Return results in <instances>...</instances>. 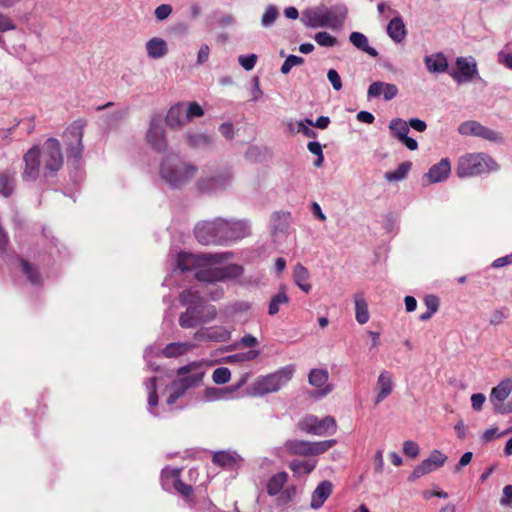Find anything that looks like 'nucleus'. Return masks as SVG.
I'll use <instances>...</instances> for the list:
<instances>
[{"label":"nucleus","mask_w":512,"mask_h":512,"mask_svg":"<svg viewBox=\"0 0 512 512\" xmlns=\"http://www.w3.org/2000/svg\"><path fill=\"white\" fill-rule=\"evenodd\" d=\"M327 78L336 91H339L342 89V81H341L340 75L335 69L328 70Z\"/></svg>","instance_id":"052dcab7"},{"label":"nucleus","mask_w":512,"mask_h":512,"mask_svg":"<svg viewBox=\"0 0 512 512\" xmlns=\"http://www.w3.org/2000/svg\"><path fill=\"white\" fill-rule=\"evenodd\" d=\"M512 392V380L510 378H505L501 380L497 386L493 387L490 395L489 401L493 406V411L495 414H498V408L500 406L505 405V400Z\"/></svg>","instance_id":"412c9836"},{"label":"nucleus","mask_w":512,"mask_h":512,"mask_svg":"<svg viewBox=\"0 0 512 512\" xmlns=\"http://www.w3.org/2000/svg\"><path fill=\"white\" fill-rule=\"evenodd\" d=\"M328 371L326 369H312L308 375V381L312 386L323 387L328 381Z\"/></svg>","instance_id":"c03bdc74"},{"label":"nucleus","mask_w":512,"mask_h":512,"mask_svg":"<svg viewBox=\"0 0 512 512\" xmlns=\"http://www.w3.org/2000/svg\"><path fill=\"white\" fill-rule=\"evenodd\" d=\"M447 460V456L440 452L439 450H433L429 457L423 460L419 465H417L412 474L411 479L420 478L435 469L442 467Z\"/></svg>","instance_id":"6ab92c4d"},{"label":"nucleus","mask_w":512,"mask_h":512,"mask_svg":"<svg viewBox=\"0 0 512 512\" xmlns=\"http://www.w3.org/2000/svg\"><path fill=\"white\" fill-rule=\"evenodd\" d=\"M219 132L226 139H233L234 137V126L231 122H225L219 126Z\"/></svg>","instance_id":"338daca9"},{"label":"nucleus","mask_w":512,"mask_h":512,"mask_svg":"<svg viewBox=\"0 0 512 512\" xmlns=\"http://www.w3.org/2000/svg\"><path fill=\"white\" fill-rule=\"evenodd\" d=\"M172 12V7L168 4H162L155 9V17L158 20L166 19Z\"/></svg>","instance_id":"0e129e2a"},{"label":"nucleus","mask_w":512,"mask_h":512,"mask_svg":"<svg viewBox=\"0 0 512 512\" xmlns=\"http://www.w3.org/2000/svg\"><path fill=\"white\" fill-rule=\"evenodd\" d=\"M393 388L394 382L392 373L387 370L382 371L379 374L375 385L376 395L374 398V404L378 405L390 396L393 392Z\"/></svg>","instance_id":"4be33fe9"},{"label":"nucleus","mask_w":512,"mask_h":512,"mask_svg":"<svg viewBox=\"0 0 512 512\" xmlns=\"http://www.w3.org/2000/svg\"><path fill=\"white\" fill-rule=\"evenodd\" d=\"M315 467V460H293L289 464V468L297 475L309 474Z\"/></svg>","instance_id":"ea45409f"},{"label":"nucleus","mask_w":512,"mask_h":512,"mask_svg":"<svg viewBox=\"0 0 512 512\" xmlns=\"http://www.w3.org/2000/svg\"><path fill=\"white\" fill-rule=\"evenodd\" d=\"M146 141L157 152H164L167 148V139L163 120L160 115H153L150 119L146 133Z\"/></svg>","instance_id":"f3484780"},{"label":"nucleus","mask_w":512,"mask_h":512,"mask_svg":"<svg viewBox=\"0 0 512 512\" xmlns=\"http://www.w3.org/2000/svg\"><path fill=\"white\" fill-rule=\"evenodd\" d=\"M221 226L222 245L237 241L250 235V224L247 220H226L219 218Z\"/></svg>","instance_id":"2eb2a0df"},{"label":"nucleus","mask_w":512,"mask_h":512,"mask_svg":"<svg viewBox=\"0 0 512 512\" xmlns=\"http://www.w3.org/2000/svg\"><path fill=\"white\" fill-rule=\"evenodd\" d=\"M241 461V457L235 452L219 451L213 455V462L222 467L232 468Z\"/></svg>","instance_id":"f704fd0d"},{"label":"nucleus","mask_w":512,"mask_h":512,"mask_svg":"<svg viewBox=\"0 0 512 512\" xmlns=\"http://www.w3.org/2000/svg\"><path fill=\"white\" fill-rule=\"evenodd\" d=\"M210 54V48L207 44H202L197 54V64L203 65L208 61Z\"/></svg>","instance_id":"69168bd1"},{"label":"nucleus","mask_w":512,"mask_h":512,"mask_svg":"<svg viewBox=\"0 0 512 512\" xmlns=\"http://www.w3.org/2000/svg\"><path fill=\"white\" fill-rule=\"evenodd\" d=\"M197 342H226L231 338V331L224 326H211L201 328L193 336Z\"/></svg>","instance_id":"aec40b11"},{"label":"nucleus","mask_w":512,"mask_h":512,"mask_svg":"<svg viewBox=\"0 0 512 512\" xmlns=\"http://www.w3.org/2000/svg\"><path fill=\"white\" fill-rule=\"evenodd\" d=\"M507 316L508 315L505 308L496 309L491 314L490 324L497 326L501 324L507 318Z\"/></svg>","instance_id":"bf43d9fd"},{"label":"nucleus","mask_w":512,"mask_h":512,"mask_svg":"<svg viewBox=\"0 0 512 512\" xmlns=\"http://www.w3.org/2000/svg\"><path fill=\"white\" fill-rule=\"evenodd\" d=\"M232 180L230 169L223 168L211 173L202 175L196 181V188L201 193H212L225 189Z\"/></svg>","instance_id":"1a4fd4ad"},{"label":"nucleus","mask_w":512,"mask_h":512,"mask_svg":"<svg viewBox=\"0 0 512 512\" xmlns=\"http://www.w3.org/2000/svg\"><path fill=\"white\" fill-rule=\"evenodd\" d=\"M21 266L23 273L27 276V279L34 285L40 284L41 278L37 270L27 261L21 260Z\"/></svg>","instance_id":"8fccbe9b"},{"label":"nucleus","mask_w":512,"mask_h":512,"mask_svg":"<svg viewBox=\"0 0 512 512\" xmlns=\"http://www.w3.org/2000/svg\"><path fill=\"white\" fill-rule=\"evenodd\" d=\"M195 347V344L190 342H174L168 344L164 348H160L157 345H153L148 347L144 352V358L147 361L148 366L153 367V363L151 362V358L154 356L162 355L166 358H176L182 356L192 350Z\"/></svg>","instance_id":"4468645a"},{"label":"nucleus","mask_w":512,"mask_h":512,"mask_svg":"<svg viewBox=\"0 0 512 512\" xmlns=\"http://www.w3.org/2000/svg\"><path fill=\"white\" fill-rule=\"evenodd\" d=\"M25 167L22 172L24 182H34L41 173L45 178L53 177L63 166V154L60 142L48 138L41 146L31 147L23 157Z\"/></svg>","instance_id":"f257e3e1"},{"label":"nucleus","mask_w":512,"mask_h":512,"mask_svg":"<svg viewBox=\"0 0 512 512\" xmlns=\"http://www.w3.org/2000/svg\"><path fill=\"white\" fill-rule=\"evenodd\" d=\"M293 280L295 284L305 293H309L311 285L308 283L309 271L302 264L298 263L293 269Z\"/></svg>","instance_id":"473e14b6"},{"label":"nucleus","mask_w":512,"mask_h":512,"mask_svg":"<svg viewBox=\"0 0 512 512\" xmlns=\"http://www.w3.org/2000/svg\"><path fill=\"white\" fill-rule=\"evenodd\" d=\"M388 36L396 43L402 42L407 34L405 24L401 16L390 20L386 28Z\"/></svg>","instance_id":"c756f323"},{"label":"nucleus","mask_w":512,"mask_h":512,"mask_svg":"<svg viewBox=\"0 0 512 512\" xmlns=\"http://www.w3.org/2000/svg\"><path fill=\"white\" fill-rule=\"evenodd\" d=\"M457 130L463 136L478 137L498 145L505 143V137L501 132L484 126L475 120L464 121L458 126Z\"/></svg>","instance_id":"6e6552de"},{"label":"nucleus","mask_w":512,"mask_h":512,"mask_svg":"<svg viewBox=\"0 0 512 512\" xmlns=\"http://www.w3.org/2000/svg\"><path fill=\"white\" fill-rule=\"evenodd\" d=\"M238 62L246 71H250L256 65L257 55L256 54L241 55L238 57Z\"/></svg>","instance_id":"6e6d98bb"},{"label":"nucleus","mask_w":512,"mask_h":512,"mask_svg":"<svg viewBox=\"0 0 512 512\" xmlns=\"http://www.w3.org/2000/svg\"><path fill=\"white\" fill-rule=\"evenodd\" d=\"M177 374L179 378L169 385L171 393L167 399L168 406H172L189 388L197 386L204 376L195 363L180 367Z\"/></svg>","instance_id":"0eeeda50"},{"label":"nucleus","mask_w":512,"mask_h":512,"mask_svg":"<svg viewBox=\"0 0 512 512\" xmlns=\"http://www.w3.org/2000/svg\"><path fill=\"white\" fill-rule=\"evenodd\" d=\"M216 315L214 306L190 305L179 317V325L182 328H194L199 323L208 322Z\"/></svg>","instance_id":"9b49d317"},{"label":"nucleus","mask_w":512,"mask_h":512,"mask_svg":"<svg viewBox=\"0 0 512 512\" xmlns=\"http://www.w3.org/2000/svg\"><path fill=\"white\" fill-rule=\"evenodd\" d=\"M288 128L291 133H301L308 138H315L317 133L307 124L306 119L296 122H289Z\"/></svg>","instance_id":"79ce46f5"},{"label":"nucleus","mask_w":512,"mask_h":512,"mask_svg":"<svg viewBox=\"0 0 512 512\" xmlns=\"http://www.w3.org/2000/svg\"><path fill=\"white\" fill-rule=\"evenodd\" d=\"M198 167L175 154L167 155L160 165L161 179L173 188H182L196 176Z\"/></svg>","instance_id":"7ed1b4c3"},{"label":"nucleus","mask_w":512,"mask_h":512,"mask_svg":"<svg viewBox=\"0 0 512 512\" xmlns=\"http://www.w3.org/2000/svg\"><path fill=\"white\" fill-rule=\"evenodd\" d=\"M346 15L347 9L343 5L330 8L322 6L306 10L303 13V22L310 28L329 27L338 29L343 25Z\"/></svg>","instance_id":"39448f33"},{"label":"nucleus","mask_w":512,"mask_h":512,"mask_svg":"<svg viewBox=\"0 0 512 512\" xmlns=\"http://www.w3.org/2000/svg\"><path fill=\"white\" fill-rule=\"evenodd\" d=\"M290 212L278 211L272 215L271 227L274 234L286 233L290 223Z\"/></svg>","instance_id":"72a5a7b5"},{"label":"nucleus","mask_w":512,"mask_h":512,"mask_svg":"<svg viewBox=\"0 0 512 512\" xmlns=\"http://www.w3.org/2000/svg\"><path fill=\"white\" fill-rule=\"evenodd\" d=\"M288 480V474L286 472H278L274 474L267 483V493L270 496L279 494Z\"/></svg>","instance_id":"e433bc0d"},{"label":"nucleus","mask_w":512,"mask_h":512,"mask_svg":"<svg viewBox=\"0 0 512 512\" xmlns=\"http://www.w3.org/2000/svg\"><path fill=\"white\" fill-rule=\"evenodd\" d=\"M336 444L335 440L309 442L303 440H288L285 443L287 451L294 455L315 456L322 454Z\"/></svg>","instance_id":"9d476101"},{"label":"nucleus","mask_w":512,"mask_h":512,"mask_svg":"<svg viewBox=\"0 0 512 512\" xmlns=\"http://www.w3.org/2000/svg\"><path fill=\"white\" fill-rule=\"evenodd\" d=\"M185 111L187 112L188 122L195 117H201L204 114L202 107L196 102H190L185 105Z\"/></svg>","instance_id":"4d7b16f0"},{"label":"nucleus","mask_w":512,"mask_h":512,"mask_svg":"<svg viewBox=\"0 0 512 512\" xmlns=\"http://www.w3.org/2000/svg\"><path fill=\"white\" fill-rule=\"evenodd\" d=\"M174 488L181 495L188 497L192 494V487L182 482L179 478L174 481Z\"/></svg>","instance_id":"e2e57ef3"},{"label":"nucleus","mask_w":512,"mask_h":512,"mask_svg":"<svg viewBox=\"0 0 512 512\" xmlns=\"http://www.w3.org/2000/svg\"><path fill=\"white\" fill-rule=\"evenodd\" d=\"M424 64L430 73L449 74L448 59L442 52L433 53L424 57Z\"/></svg>","instance_id":"393cba45"},{"label":"nucleus","mask_w":512,"mask_h":512,"mask_svg":"<svg viewBox=\"0 0 512 512\" xmlns=\"http://www.w3.org/2000/svg\"><path fill=\"white\" fill-rule=\"evenodd\" d=\"M83 128L82 121H75L64 132L67 153L76 160L81 158L84 149L82 144Z\"/></svg>","instance_id":"dca6fc26"},{"label":"nucleus","mask_w":512,"mask_h":512,"mask_svg":"<svg viewBox=\"0 0 512 512\" xmlns=\"http://www.w3.org/2000/svg\"><path fill=\"white\" fill-rule=\"evenodd\" d=\"M260 354L258 350H249L246 352H240L233 355L228 356V361L230 363H238V362H248L256 359Z\"/></svg>","instance_id":"de8ad7c7"},{"label":"nucleus","mask_w":512,"mask_h":512,"mask_svg":"<svg viewBox=\"0 0 512 512\" xmlns=\"http://www.w3.org/2000/svg\"><path fill=\"white\" fill-rule=\"evenodd\" d=\"M451 173V163L447 158L441 159L438 163L432 165L428 172L423 176V180L429 184L445 181Z\"/></svg>","instance_id":"5701e85b"},{"label":"nucleus","mask_w":512,"mask_h":512,"mask_svg":"<svg viewBox=\"0 0 512 512\" xmlns=\"http://www.w3.org/2000/svg\"><path fill=\"white\" fill-rule=\"evenodd\" d=\"M403 452L406 456L415 458L419 454V446L412 440H407L403 443Z\"/></svg>","instance_id":"13d9d810"},{"label":"nucleus","mask_w":512,"mask_h":512,"mask_svg":"<svg viewBox=\"0 0 512 512\" xmlns=\"http://www.w3.org/2000/svg\"><path fill=\"white\" fill-rule=\"evenodd\" d=\"M186 139L193 148H203L213 143V138L204 133H188Z\"/></svg>","instance_id":"a19ab883"},{"label":"nucleus","mask_w":512,"mask_h":512,"mask_svg":"<svg viewBox=\"0 0 512 512\" xmlns=\"http://www.w3.org/2000/svg\"><path fill=\"white\" fill-rule=\"evenodd\" d=\"M498 61L512 70V52L500 51L498 53Z\"/></svg>","instance_id":"774afa93"},{"label":"nucleus","mask_w":512,"mask_h":512,"mask_svg":"<svg viewBox=\"0 0 512 512\" xmlns=\"http://www.w3.org/2000/svg\"><path fill=\"white\" fill-rule=\"evenodd\" d=\"M148 391V410L154 416H159V413L154 411V407L158 405V395L156 391V378L151 377L145 382Z\"/></svg>","instance_id":"58836bf2"},{"label":"nucleus","mask_w":512,"mask_h":512,"mask_svg":"<svg viewBox=\"0 0 512 512\" xmlns=\"http://www.w3.org/2000/svg\"><path fill=\"white\" fill-rule=\"evenodd\" d=\"M455 66L449 71V75L457 84L469 83L479 77L477 62L472 56L457 57Z\"/></svg>","instance_id":"f8f14e48"},{"label":"nucleus","mask_w":512,"mask_h":512,"mask_svg":"<svg viewBox=\"0 0 512 512\" xmlns=\"http://www.w3.org/2000/svg\"><path fill=\"white\" fill-rule=\"evenodd\" d=\"M166 124L172 129H180L188 123L185 104L180 103L172 106L165 118Z\"/></svg>","instance_id":"a878e982"},{"label":"nucleus","mask_w":512,"mask_h":512,"mask_svg":"<svg viewBox=\"0 0 512 512\" xmlns=\"http://www.w3.org/2000/svg\"><path fill=\"white\" fill-rule=\"evenodd\" d=\"M411 167L412 163L410 161L402 162L394 171L385 172L384 179L387 180L388 182H397L404 180L407 177Z\"/></svg>","instance_id":"4c0bfd02"},{"label":"nucleus","mask_w":512,"mask_h":512,"mask_svg":"<svg viewBox=\"0 0 512 512\" xmlns=\"http://www.w3.org/2000/svg\"><path fill=\"white\" fill-rule=\"evenodd\" d=\"M350 42L359 50L367 53L372 57H376L378 52L375 48L369 46L367 37L360 32H352L349 36Z\"/></svg>","instance_id":"c9c22d12"},{"label":"nucleus","mask_w":512,"mask_h":512,"mask_svg":"<svg viewBox=\"0 0 512 512\" xmlns=\"http://www.w3.org/2000/svg\"><path fill=\"white\" fill-rule=\"evenodd\" d=\"M389 129L391 130L392 134L400 140L401 138H404L409 132V125L408 123L401 119V118H395L390 121Z\"/></svg>","instance_id":"37998d69"},{"label":"nucleus","mask_w":512,"mask_h":512,"mask_svg":"<svg viewBox=\"0 0 512 512\" xmlns=\"http://www.w3.org/2000/svg\"><path fill=\"white\" fill-rule=\"evenodd\" d=\"M288 301H289V298H288L287 294L284 292V290L279 291L270 300L269 308H268L269 315H271V316L276 315L280 310V306L283 304H287Z\"/></svg>","instance_id":"a18cd8bd"},{"label":"nucleus","mask_w":512,"mask_h":512,"mask_svg":"<svg viewBox=\"0 0 512 512\" xmlns=\"http://www.w3.org/2000/svg\"><path fill=\"white\" fill-rule=\"evenodd\" d=\"M221 233L219 218L212 221H201L196 224L194 229L197 241L203 245H222Z\"/></svg>","instance_id":"ddd939ff"},{"label":"nucleus","mask_w":512,"mask_h":512,"mask_svg":"<svg viewBox=\"0 0 512 512\" xmlns=\"http://www.w3.org/2000/svg\"><path fill=\"white\" fill-rule=\"evenodd\" d=\"M500 170V165L484 152L467 153L459 157L456 174L459 178L475 177Z\"/></svg>","instance_id":"20e7f679"},{"label":"nucleus","mask_w":512,"mask_h":512,"mask_svg":"<svg viewBox=\"0 0 512 512\" xmlns=\"http://www.w3.org/2000/svg\"><path fill=\"white\" fill-rule=\"evenodd\" d=\"M146 52L151 59H161L168 53L167 42L159 37H153L146 42Z\"/></svg>","instance_id":"cd10ccee"},{"label":"nucleus","mask_w":512,"mask_h":512,"mask_svg":"<svg viewBox=\"0 0 512 512\" xmlns=\"http://www.w3.org/2000/svg\"><path fill=\"white\" fill-rule=\"evenodd\" d=\"M332 493V484L329 481H322L312 493L310 506L319 509Z\"/></svg>","instance_id":"c85d7f7f"},{"label":"nucleus","mask_w":512,"mask_h":512,"mask_svg":"<svg viewBox=\"0 0 512 512\" xmlns=\"http://www.w3.org/2000/svg\"><path fill=\"white\" fill-rule=\"evenodd\" d=\"M279 17V11L277 9L276 6L274 5H269L264 14L262 15V18H261V25L263 27H270L272 26L276 19Z\"/></svg>","instance_id":"09e8293b"},{"label":"nucleus","mask_w":512,"mask_h":512,"mask_svg":"<svg viewBox=\"0 0 512 512\" xmlns=\"http://www.w3.org/2000/svg\"><path fill=\"white\" fill-rule=\"evenodd\" d=\"M299 427L307 433L321 436L326 433H334L336 421L332 416L319 419L316 416L309 415L300 421Z\"/></svg>","instance_id":"a211bd4d"},{"label":"nucleus","mask_w":512,"mask_h":512,"mask_svg":"<svg viewBox=\"0 0 512 512\" xmlns=\"http://www.w3.org/2000/svg\"><path fill=\"white\" fill-rule=\"evenodd\" d=\"M295 372L294 365L281 367L273 373L257 377L249 386V394L252 396H264L278 392L288 384Z\"/></svg>","instance_id":"423d86ee"},{"label":"nucleus","mask_w":512,"mask_h":512,"mask_svg":"<svg viewBox=\"0 0 512 512\" xmlns=\"http://www.w3.org/2000/svg\"><path fill=\"white\" fill-rule=\"evenodd\" d=\"M243 269L239 265H230L225 270L201 269L196 271L195 277L201 284L184 290L179 295L182 305H203L205 297L217 300L222 297L223 291L215 286V282L230 276H239Z\"/></svg>","instance_id":"f03ea898"},{"label":"nucleus","mask_w":512,"mask_h":512,"mask_svg":"<svg viewBox=\"0 0 512 512\" xmlns=\"http://www.w3.org/2000/svg\"><path fill=\"white\" fill-rule=\"evenodd\" d=\"M398 94V88L395 84L376 81L370 84L367 91L368 99L378 98L383 95L385 101H390Z\"/></svg>","instance_id":"b1692460"},{"label":"nucleus","mask_w":512,"mask_h":512,"mask_svg":"<svg viewBox=\"0 0 512 512\" xmlns=\"http://www.w3.org/2000/svg\"><path fill=\"white\" fill-rule=\"evenodd\" d=\"M212 378L216 384H225L230 380L231 372L226 367H219L213 371Z\"/></svg>","instance_id":"5fc2aeb1"},{"label":"nucleus","mask_w":512,"mask_h":512,"mask_svg":"<svg viewBox=\"0 0 512 512\" xmlns=\"http://www.w3.org/2000/svg\"><path fill=\"white\" fill-rule=\"evenodd\" d=\"M304 63V59L300 56L289 55L283 62L280 71L282 74H288L293 67L300 66Z\"/></svg>","instance_id":"603ef678"},{"label":"nucleus","mask_w":512,"mask_h":512,"mask_svg":"<svg viewBox=\"0 0 512 512\" xmlns=\"http://www.w3.org/2000/svg\"><path fill=\"white\" fill-rule=\"evenodd\" d=\"M297 495V489L295 486H289L279 493V497L277 498V505L285 506L288 503L292 502Z\"/></svg>","instance_id":"3c124183"},{"label":"nucleus","mask_w":512,"mask_h":512,"mask_svg":"<svg viewBox=\"0 0 512 512\" xmlns=\"http://www.w3.org/2000/svg\"><path fill=\"white\" fill-rule=\"evenodd\" d=\"M486 401V396L483 393H474L471 395V405L473 410L480 411Z\"/></svg>","instance_id":"680f3d73"},{"label":"nucleus","mask_w":512,"mask_h":512,"mask_svg":"<svg viewBox=\"0 0 512 512\" xmlns=\"http://www.w3.org/2000/svg\"><path fill=\"white\" fill-rule=\"evenodd\" d=\"M354 303L356 321L361 325L367 323L369 321L370 314L368 310V303L362 292H358L354 295Z\"/></svg>","instance_id":"2f4dec72"},{"label":"nucleus","mask_w":512,"mask_h":512,"mask_svg":"<svg viewBox=\"0 0 512 512\" xmlns=\"http://www.w3.org/2000/svg\"><path fill=\"white\" fill-rule=\"evenodd\" d=\"M314 40L322 47H333L337 44V39L325 31L316 33Z\"/></svg>","instance_id":"864d4df0"},{"label":"nucleus","mask_w":512,"mask_h":512,"mask_svg":"<svg viewBox=\"0 0 512 512\" xmlns=\"http://www.w3.org/2000/svg\"><path fill=\"white\" fill-rule=\"evenodd\" d=\"M211 255H209L210 257ZM208 259V255H195L191 253L181 252L178 255L177 264L181 271L201 270L202 262Z\"/></svg>","instance_id":"bb28decb"},{"label":"nucleus","mask_w":512,"mask_h":512,"mask_svg":"<svg viewBox=\"0 0 512 512\" xmlns=\"http://www.w3.org/2000/svg\"><path fill=\"white\" fill-rule=\"evenodd\" d=\"M230 395V391L227 388H206L204 392V398L206 401H215L219 399L227 398Z\"/></svg>","instance_id":"49530a36"},{"label":"nucleus","mask_w":512,"mask_h":512,"mask_svg":"<svg viewBox=\"0 0 512 512\" xmlns=\"http://www.w3.org/2000/svg\"><path fill=\"white\" fill-rule=\"evenodd\" d=\"M16 171L7 169L0 171V195L10 197L15 191Z\"/></svg>","instance_id":"7c9ffc66"}]
</instances>
